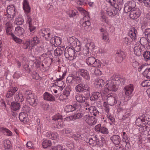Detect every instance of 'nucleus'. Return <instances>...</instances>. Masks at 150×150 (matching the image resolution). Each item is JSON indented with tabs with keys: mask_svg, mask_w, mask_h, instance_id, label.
<instances>
[{
	"mask_svg": "<svg viewBox=\"0 0 150 150\" xmlns=\"http://www.w3.org/2000/svg\"><path fill=\"white\" fill-rule=\"evenodd\" d=\"M133 90V86L132 85L126 86L124 88V92L125 93V94L127 96H128L131 94Z\"/></svg>",
	"mask_w": 150,
	"mask_h": 150,
	"instance_id": "nucleus-15",
	"label": "nucleus"
},
{
	"mask_svg": "<svg viewBox=\"0 0 150 150\" xmlns=\"http://www.w3.org/2000/svg\"><path fill=\"white\" fill-rule=\"evenodd\" d=\"M137 33L135 28L133 27L130 28L128 33V35L132 40H134L136 38Z\"/></svg>",
	"mask_w": 150,
	"mask_h": 150,
	"instance_id": "nucleus-19",
	"label": "nucleus"
},
{
	"mask_svg": "<svg viewBox=\"0 0 150 150\" xmlns=\"http://www.w3.org/2000/svg\"><path fill=\"white\" fill-rule=\"evenodd\" d=\"M41 70L43 72L46 71L49 69V66L45 63H42L40 66Z\"/></svg>",
	"mask_w": 150,
	"mask_h": 150,
	"instance_id": "nucleus-49",
	"label": "nucleus"
},
{
	"mask_svg": "<svg viewBox=\"0 0 150 150\" xmlns=\"http://www.w3.org/2000/svg\"><path fill=\"white\" fill-rule=\"evenodd\" d=\"M24 32V29L20 27H18L16 28L15 29V34L18 36H20L22 35Z\"/></svg>",
	"mask_w": 150,
	"mask_h": 150,
	"instance_id": "nucleus-29",
	"label": "nucleus"
},
{
	"mask_svg": "<svg viewBox=\"0 0 150 150\" xmlns=\"http://www.w3.org/2000/svg\"><path fill=\"white\" fill-rule=\"evenodd\" d=\"M95 47L94 44L93 42L87 43L84 46L83 50V53L84 55L86 56H88L91 55L92 50Z\"/></svg>",
	"mask_w": 150,
	"mask_h": 150,
	"instance_id": "nucleus-3",
	"label": "nucleus"
},
{
	"mask_svg": "<svg viewBox=\"0 0 150 150\" xmlns=\"http://www.w3.org/2000/svg\"><path fill=\"white\" fill-rule=\"evenodd\" d=\"M106 12L105 10H103L101 11L100 16L101 18H102L103 21L106 22V18L105 15L106 14Z\"/></svg>",
	"mask_w": 150,
	"mask_h": 150,
	"instance_id": "nucleus-53",
	"label": "nucleus"
},
{
	"mask_svg": "<svg viewBox=\"0 0 150 150\" xmlns=\"http://www.w3.org/2000/svg\"><path fill=\"white\" fill-rule=\"evenodd\" d=\"M142 126L139 128V131L140 132H145L147 131V127L146 125H144Z\"/></svg>",
	"mask_w": 150,
	"mask_h": 150,
	"instance_id": "nucleus-61",
	"label": "nucleus"
},
{
	"mask_svg": "<svg viewBox=\"0 0 150 150\" xmlns=\"http://www.w3.org/2000/svg\"><path fill=\"white\" fill-rule=\"evenodd\" d=\"M65 57L70 60H72L76 58V54L75 51L70 47H67L64 51Z\"/></svg>",
	"mask_w": 150,
	"mask_h": 150,
	"instance_id": "nucleus-2",
	"label": "nucleus"
},
{
	"mask_svg": "<svg viewBox=\"0 0 150 150\" xmlns=\"http://www.w3.org/2000/svg\"><path fill=\"white\" fill-rule=\"evenodd\" d=\"M113 76L114 78H117L118 79H118V80L120 81L119 86L122 83L123 84L125 81V78H121L120 76L116 75H113Z\"/></svg>",
	"mask_w": 150,
	"mask_h": 150,
	"instance_id": "nucleus-51",
	"label": "nucleus"
},
{
	"mask_svg": "<svg viewBox=\"0 0 150 150\" xmlns=\"http://www.w3.org/2000/svg\"><path fill=\"white\" fill-rule=\"evenodd\" d=\"M84 86V84H79L76 86V91L79 92L82 91H84L83 88Z\"/></svg>",
	"mask_w": 150,
	"mask_h": 150,
	"instance_id": "nucleus-45",
	"label": "nucleus"
},
{
	"mask_svg": "<svg viewBox=\"0 0 150 150\" xmlns=\"http://www.w3.org/2000/svg\"><path fill=\"white\" fill-rule=\"evenodd\" d=\"M26 93L28 101L30 105L33 106H36L38 101L36 96L30 91H27Z\"/></svg>",
	"mask_w": 150,
	"mask_h": 150,
	"instance_id": "nucleus-4",
	"label": "nucleus"
},
{
	"mask_svg": "<svg viewBox=\"0 0 150 150\" xmlns=\"http://www.w3.org/2000/svg\"><path fill=\"white\" fill-rule=\"evenodd\" d=\"M123 0H117V3H116L115 8L120 11L122 8H124V5L123 3Z\"/></svg>",
	"mask_w": 150,
	"mask_h": 150,
	"instance_id": "nucleus-27",
	"label": "nucleus"
},
{
	"mask_svg": "<svg viewBox=\"0 0 150 150\" xmlns=\"http://www.w3.org/2000/svg\"><path fill=\"white\" fill-rule=\"evenodd\" d=\"M101 94L99 92H96L93 93L90 99L91 100H97L101 96Z\"/></svg>",
	"mask_w": 150,
	"mask_h": 150,
	"instance_id": "nucleus-28",
	"label": "nucleus"
},
{
	"mask_svg": "<svg viewBox=\"0 0 150 150\" xmlns=\"http://www.w3.org/2000/svg\"><path fill=\"white\" fill-rule=\"evenodd\" d=\"M111 141L116 145H118L120 143V138L118 135H115L111 137Z\"/></svg>",
	"mask_w": 150,
	"mask_h": 150,
	"instance_id": "nucleus-21",
	"label": "nucleus"
},
{
	"mask_svg": "<svg viewBox=\"0 0 150 150\" xmlns=\"http://www.w3.org/2000/svg\"><path fill=\"white\" fill-rule=\"evenodd\" d=\"M23 5V8L25 11L26 13H29L30 11V8L26 0H24Z\"/></svg>",
	"mask_w": 150,
	"mask_h": 150,
	"instance_id": "nucleus-31",
	"label": "nucleus"
},
{
	"mask_svg": "<svg viewBox=\"0 0 150 150\" xmlns=\"http://www.w3.org/2000/svg\"><path fill=\"white\" fill-rule=\"evenodd\" d=\"M82 15L83 16V19L84 21L89 20V17L88 12L85 11H83L82 12Z\"/></svg>",
	"mask_w": 150,
	"mask_h": 150,
	"instance_id": "nucleus-47",
	"label": "nucleus"
},
{
	"mask_svg": "<svg viewBox=\"0 0 150 150\" xmlns=\"http://www.w3.org/2000/svg\"><path fill=\"white\" fill-rule=\"evenodd\" d=\"M143 55L146 60H148L150 59V52L146 51L145 52Z\"/></svg>",
	"mask_w": 150,
	"mask_h": 150,
	"instance_id": "nucleus-57",
	"label": "nucleus"
},
{
	"mask_svg": "<svg viewBox=\"0 0 150 150\" xmlns=\"http://www.w3.org/2000/svg\"><path fill=\"white\" fill-rule=\"evenodd\" d=\"M15 100L17 102H21L23 101L24 98H23V95L21 93H17L16 94L15 97Z\"/></svg>",
	"mask_w": 150,
	"mask_h": 150,
	"instance_id": "nucleus-32",
	"label": "nucleus"
},
{
	"mask_svg": "<svg viewBox=\"0 0 150 150\" xmlns=\"http://www.w3.org/2000/svg\"><path fill=\"white\" fill-rule=\"evenodd\" d=\"M140 13L138 9L131 8L129 14V16L131 19H136L140 16Z\"/></svg>",
	"mask_w": 150,
	"mask_h": 150,
	"instance_id": "nucleus-12",
	"label": "nucleus"
},
{
	"mask_svg": "<svg viewBox=\"0 0 150 150\" xmlns=\"http://www.w3.org/2000/svg\"><path fill=\"white\" fill-rule=\"evenodd\" d=\"M44 98L47 100L53 101L55 100V98L52 95L47 92H46L44 95Z\"/></svg>",
	"mask_w": 150,
	"mask_h": 150,
	"instance_id": "nucleus-26",
	"label": "nucleus"
},
{
	"mask_svg": "<svg viewBox=\"0 0 150 150\" xmlns=\"http://www.w3.org/2000/svg\"><path fill=\"white\" fill-rule=\"evenodd\" d=\"M142 117L144 121V123L146 124L150 121V115L148 114H145L142 115Z\"/></svg>",
	"mask_w": 150,
	"mask_h": 150,
	"instance_id": "nucleus-38",
	"label": "nucleus"
},
{
	"mask_svg": "<svg viewBox=\"0 0 150 150\" xmlns=\"http://www.w3.org/2000/svg\"><path fill=\"white\" fill-rule=\"evenodd\" d=\"M83 119L90 126L95 125L97 122L96 120L94 117L88 115L84 116Z\"/></svg>",
	"mask_w": 150,
	"mask_h": 150,
	"instance_id": "nucleus-9",
	"label": "nucleus"
},
{
	"mask_svg": "<svg viewBox=\"0 0 150 150\" xmlns=\"http://www.w3.org/2000/svg\"><path fill=\"white\" fill-rule=\"evenodd\" d=\"M48 136L50 139L55 140L57 138L58 135L56 132L50 133L48 134Z\"/></svg>",
	"mask_w": 150,
	"mask_h": 150,
	"instance_id": "nucleus-44",
	"label": "nucleus"
},
{
	"mask_svg": "<svg viewBox=\"0 0 150 150\" xmlns=\"http://www.w3.org/2000/svg\"><path fill=\"white\" fill-rule=\"evenodd\" d=\"M13 21H10L7 22L5 24V29L6 33L7 35L13 36V34L12 32L13 29Z\"/></svg>",
	"mask_w": 150,
	"mask_h": 150,
	"instance_id": "nucleus-10",
	"label": "nucleus"
},
{
	"mask_svg": "<svg viewBox=\"0 0 150 150\" xmlns=\"http://www.w3.org/2000/svg\"><path fill=\"white\" fill-rule=\"evenodd\" d=\"M82 29L85 31H88L91 28V23L89 20L85 21L82 24Z\"/></svg>",
	"mask_w": 150,
	"mask_h": 150,
	"instance_id": "nucleus-14",
	"label": "nucleus"
},
{
	"mask_svg": "<svg viewBox=\"0 0 150 150\" xmlns=\"http://www.w3.org/2000/svg\"><path fill=\"white\" fill-rule=\"evenodd\" d=\"M15 8L13 5H10L7 8V12L8 14L7 19L9 21H12L14 18L15 13Z\"/></svg>",
	"mask_w": 150,
	"mask_h": 150,
	"instance_id": "nucleus-6",
	"label": "nucleus"
},
{
	"mask_svg": "<svg viewBox=\"0 0 150 150\" xmlns=\"http://www.w3.org/2000/svg\"><path fill=\"white\" fill-rule=\"evenodd\" d=\"M66 75V72H64L62 74H61L59 76H57L56 81H57V86L60 87L61 88H63L64 87V83L63 81H61L63 79Z\"/></svg>",
	"mask_w": 150,
	"mask_h": 150,
	"instance_id": "nucleus-11",
	"label": "nucleus"
},
{
	"mask_svg": "<svg viewBox=\"0 0 150 150\" xmlns=\"http://www.w3.org/2000/svg\"><path fill=\"white\" fill-rule=\"evenodd\" d=\"M51 145V142L49 140H45L42 143V145L44 148H47Z\"/></svg>",
	"mask_w": 150,
	"mask_h": 150,
	"instance_id": "nucleus-46",
	"label": "nucleus"
},
{
	"mask_svg": "<svg viewBox=\"0 0 150 150\" xmlns=\"http://www.w3.org/2000/svg\"><path fill=\"white\" fill-rule=\"evenodd\" d=\"M76 100L81 103L84 102L86 100V98L85 96L81 95L77 96L76 97Z\"/></svg>",
	"mask_w": 150,
	"mask_h": 150,
	"instance_id": "nucleus-40",
	"label": "nucleus"
},
{
	"mask_svg": "<svg viewBox=\"0 0 150 150\" xmlns=\"http://www.w3.org/2000/svg\"><path fill=\"white\" fill-rule=\"evenodd\" d=\"M148 40L145 38H141L140 40V42L143 45H146L147 43Z\"/></svg>",
	"mask_w": 150,
	"mask_h": 150,
	"instance_id": "nucleus-62",
	"label": "nucleus"
},
{
	"mask_svg": "<svg viewBox=\"0 0 150 150\" xmlns=\"http://www.w3.org/2000/svg\"><path fill=\"white\" fill-rule=\"evenodd\" d=\"M142 49L139 45L136 44L134 47V52L135 54L138 56L141 55Z\"/></svg>",
	"mask_w": 150,
	"mask_h": 150,
	"instance_id": "nucleus-20",
	"label": "nucleus"
},
{
	"mask_svg": "<svg viewBox=\"0 0 150 150\" xmlns=\"http://www.w3.org/2000/svg\"><path fill=\"white\" fill-rule=\"evenodd\" d=\"M0 129L1 132L7 136H10L12 135L11 132L7 129L2 127Z\"/></svg>",
	"mask_w": 150,
	"mask_h": 150,
	"instance_id": "nucleus-30",
	"label": "nucleus"
},
{
	"mask_svg": "<svg viewBox=\"0 0 150 150\" xmlns=\"http://www.w3.org/2000/svg\"><path fill=\"white\" fill-rule=\"evenodd\" d=\"M62 117L59 115H56L51 118V122L53 124H55L58 128H60L62 127Z\"/></svg>",
	"mask_w": 150,
	"mask_h": 150,
	"instance_id": "nucleus-5",
	"label": "nucleus"
},
{
	"mask_svg": "<svg viewBox=\"0 0 150 150\" xmlns=\"http://www.w3.org/2000/svg\"><path fill=\"white\" fill-rule=\"evenodd\" d=\"M115 56L118 62L120 63L122 61L125 55L123 52L119 50L117 51Z\"/></svg>",
	"mask_w": 150,
	"mask_h": 150,
	"instance_id": "nucleus-16",
	"label": "nucleus"
},
{
	"mask_svg": "<svg viewBox=\"0 0 150 150\" xmlns=\"http://www.w3.org/2000/svg\"><path fill=\"white\" fill-rule=\"evenodd\" d=\"M100 132L103 134H107L108 132L107 128L105 127H100Z\"/></svg>",
	"mask_w": 150,
	"mask_h": 150,
	"instance_id": "nucleus-58",
	"label": "nucleus"
},
{
	"mask_svg": "<svg viewBox=\"0 0 150 150\" xmlns=\"http://www.w3.org/2000/svg\"><path fill=\"white\" fill-rule=\"evenodd\" d=\"M102 33V38L105 42H109V35L107 31L104 29L101 28L100 30Z\"/></svg>",
	"mask_w": 150,
	"mask_h": 150,
	"instance_id": "nucleus-18",
	"label": "nucleus"
},
{
	"mask_svg": "<svg viewBox=\"0 0 150 150\" xmlns=\"http://www.w3.org/2000/svg\"><path fill=\"white\" fill-rule=\"evenodd\" d=\"M101 65L100 61L98 60L95 59V61L94 62L92 66L95 67H98Z\"/></svg>",
	"mask_w": 150,
	"mask_h": 150,
	"instance_id": "nucleus-64",
	"label": "nucleus"
},
{
	"mask_svg": "<svg viewBox=\"0 0 150 150\" xmlns=\"http://www.w3.org/2000/svg\"><path fill=\"white\" fill-rule=\"evenodd\" d=\"M40 41L39 38L37 36L34 37L30 41L31 45L32 47H34L37 44L40 43Z\"/></svg>",
	"mask_w": 150,
	"mask_h": 150,
	"instance_id": "nucleus-35",
	"label": "nucleus"
},
{
	"mask_svg": "<svg viewBox=\"0 0 150 150\" xmlns=\"http://www.w3.org/2000/svg\"><path fill=\"white\" fill-rule=\"evenodd\" d=\"M123 8L124 11L125 13H127L128 12H129L130 13L131 10V8L129 6L127 3L125 4Z\"/></svg>",
	"mask_w": 150,
	"mask_h": 150,
	"instance_id": "nucleus-63",
	"label": "nucleus"
},
{
	"mask_svg": "<svg viewBox=\"0 0 150 150\" xmlns=\"http://www.w3.org/2000/svg\"><path fill=\"white\" fill-rule=\"evenodd\" d=\"M79 42L78 40L74 37H71L69 38L68 39L67 43L68 45L73 47H79V43L77 42Z\"/></svg>",
	"mask_w": 150,
	"mask_h": 150,
	"instance_id": "nucleus-8",
	"label": "nucleus"
},
{
	"mask_svg": "<svg viewBox=\"0 0 150 150\" xmlns=\"http://www.w3.org/2000/svg\"><path fill=\"white\" fill-rule=\"evenodd\" d=\"M74 77L72 76H68L66 79L67 83L69 84H71L74 81Z\"/></svg>",
	"mask_w": 150,
	"mask_h": 150,
	"instance_id": "nucleus-55",
	"label": "nucleus"
},
{
	"mask_svg": "<svg viewBox=\"0 0 150 150\" xmlns=\"http://www.w3.org/2000/svg\"><path fill=\"white\" fill-rule=\"evenodd\" d=\"M63 88L58 87L56 85L52 87L51 88V91L52 93H56L57 92L60 93L62 90Z\"/></svg>",
	"mask_w": 150,
	"mask_h": 150,
	"instance_id": "nucleus-33",
	"label": "nucleus"
},
{
	"mask_svg": "<svg viewBox=\"0 0 150 150\" xmlns=\"http://www.w3.org/2000/svg\"><path fill=\"white\" fill-rule=\"evenodd\" d=\"M20 107L19 103L16 102H12L11 103V108L14 111H16L19 109Z\"/></svg>",
	"mask_w": 150,
	"mask_h": 150,
	"instance_id": "nucleus-36",
	"label": "nucleus"
},
{
	"mask_svg": "<svg viewBox=\"0 0 150 150\" xmlns=\"http://www.w3.org/2000/svg\"><path fill=\"white\" fill-rule=\"evenodd\" d=\"M144 121L142 117H140L138 118L136 120V124L137 125L139 126H143L145 125V123H144Z\"/></svg>",
	"mask_w": 150,
	"mask_h": 150,
	"instance_id": "nucleus-41",
	"label": "nucleus"
},
{
	"mask_svg": "<svg viewBox=\"0 0 150 150\" xmlns=\"http://www.w3.org/2000/svg\"><path fill=\"white\" fill-rule=\"evenodd\" d=\"M143 74L147 78L150 79V68H148L145 69L143 72Z\"/></svg>",
	"mask_w": 150,
	"mask_h": 150,
	"instance_id": "nucleus-42",
	"label": "nucleus"
},
{
	"mask_svg": "<svg viewBox=\"0 0 150 150\" xmlns=\"http://www.w3.org/2000/svg\"><path fill=\"white\" fill-rule=\"evenodd\" d=\"M143 87H146L150 86V80H147L143 81L141 83Z\"/></svg>",
	"mask_w": 150,
	"mask_h": 150,
	"instance_id": "nucleus-56",
	"label": "nucleus"
},
{
	"mask_svg": "<svg viewBox=\"0 0 150 150\" xmlns=\"http://www.w3.org/2000/svg\"><path fill=\"white\" fill-rule=\"evenodd\" d=\"M117 79L114 78L113 76L110 78L105 86L104 90L106 93L109 91L115 92L117 91L120 83Z\"/></svg>",
	"mask_w": 150,
	"mask_h": 150,
	"instance_id": "nucleus-1",
	"label": "nucleus"
},
{
	"mask_svg": "<svg viewBox=\"0 0 150 150\" xmlns=\"http://www.w3.org/2000/svg\"><path fill=\"white\" fill-rule=\"evenodd\" d=\"M24 20L21 16H18L16 20L15 23L17 25H21L24 22Z\"/></svg>",
	"mask_w": 150,
	"mask_h": 150,
	"instance_id": "nucleus-43",
	"label": "nucleus"
},
{
	"mask_svg": "<svg viewBox=\"0 0 150 150\" xmlns=\"http://www.w3.org/2000/svg\"><path fill=\"white\" fill-rule=\"evenodd\" d=\"M19 118L20 120L23 122H26L28 120L27 114L24 112H21L19 114Z\"/></svg>",
	"mask_w": 150,
	"mask_h": 150,
	"instance_id": "nucleus-23",
	"label": "nucleus"
},
{
	"mask_svg": "<svg viewBox=\"0 0 150 150\" xmlns=\"http://www.w3.org/2000/svg\"><path fill=\"white\" fill-rule=\"evenodd\" d=\"M108 14L110 16L115 15L117 13V10L115 9V10L112 7H109L107 8V10H106Z\"/></svg>",
	"mask_w": 150,
	"mask_h": 150,
	"instance_id": "nucleus-24",
	"label": "nucleus"
},
{
	"mask_svg": "<svg viewBox=\"0 0 150 150\" xmlns=\"http://www.w3.org/2000/svg\"><path fill=\"white\" fill-rule=\"evenodd\" d=\"M50 42L52 45L50 46V48L49 49L48 51H51L53 50L52 49L53 48V45H54V43H55V37H54L51 38L50 39Z\"/></svg>",
	"mask_w": 150,
	"mask_h": 150,
	"instance_id": "nucleus-60",
	"label": "nucleus"
},
{
	"mask_svg": "<svg viewBox=\"0 0 150 150\" xmlns=\"http://www.w3.org/2000/svg\"><path fill=\"white\" fill-rule=\"evenodd\" d=\"M131 41L130 37H125L123 40V43L125 45H130Z\"/></svg>",
	"mask_w": 150,
	"mask_h": 150,
	"instance_id": "nucleus-52",
	"label": "nucleus"
},
{
	"mask_svg": "<svg viewBox=\"0 0 150 150\" xmlns=\"http://www.w3.org/2000/svg\"><path fill=\"white\" fill-rule=\"evenodd\" d=\"M127 4L131 8H135L134 7L135 6L136 4L134 1H129L128 3Z\"/></svg>",
	"mask_w": 150,
	"mask_h": 150,
	"instance_id": "nucleus-59",
	"label": "nucleus"
},
{
	"mask_svg": "<svg viewBox=\"0 0 150 150\" xmlns=\"http://www.w3.org/2000/svg\"><path fill=\"white\" fill-rule=\"evenodd\" d=\"M69 94V92L68 91H65L63 94L61 95L59 97V99L60 100H63L67 98Z\"/></svg>",
	"mask_w": 150,
	"mask_h": 150,
	"instance_id": "nucleus-37",
	"label": "nucleus"
},
{
	"mask_svg": "<svg viewBox=\"0 0 150 150\" xmlns=\"http://www.w3.org/2000/svg\"><path fill=\"white\" fill-rule=\"evenodd\" d=\"M4 145L6 149H10L11 146V142L9 140H6L4 142Z\"/></svg>",
	"mask_w": 150,
	"mask_h": 150,
	"instance_id": "nucleus-50",
	"label": "nucleus"
},
{
	"mask_svg": "<svg viewBox=\"0 0 150 150\" xmlns=\"http://www.w3.org/2000/svg\"><path fill=\"white\" fill-rule=\"evenodd\" d=\"M88 109L91 114L95 116H96L98 113V111L94 106H91L89 107H88Z\"/></svg>",
	"mask_w": 150,
	"mask_h": 150,
	"instance_id": "nucleus-22",
	"label": "nucleus"
},
{
	"mask_svg": "<svg viewBox=\"0 0 150 150\" xmlns=\"http://www.w3.org/2000/svg\"><path fill=\"white\" fill-rule=\"evenodd\" d=\"M88 143L90 145L92 146H95L98 144L97 140L94 139L93 138L90 139L88 141Z\"/></svg>",
	"mask_w": 150,
	"mask_h": 150,
	"instance_id": "nucleus-48",
	"label": "nucleus"
},
{
	"mask_svg": "<svg viewBox=\"0 0 150 150\" xmlns=\"http://www.w3.org/2000/svg\"><path fill=\"white\" fill-rule=\"evenodd\" d=\"M95 58L93 57H88L86 59V63L92 66L94 62L95 61Z\"/></svg>",
	"mask_w": 150,
	"mask_h": 150,
	"instance_id": "nucleus-39",
	"label": "nucleus"
},
{
	"mask_svg": "<svg viewBox=\"0 0 150 150\" xmlns=\"http://www.w3.org/2000/svg\"><path fill=\"white\" fill-rule=\"evenodd\" d=\"M79 73L86 79L89 80L90 76L88 71L84 69H79L78 71Z\"/></svg>",
	"mask_w": 150,
	"mask_h": 150,
	"instance_id": "nucleus-13",
	"label": "nucleus"
},
{
	"mask_svg": "<svg viewBox=\"0 0 150 150\" xmlns=\"http://www.w3.org/2000/svg\"><path fill=\"white\" fill-rule=\"evenodd\" d=\"M75 105H68L66 106L65 108V111L67 112H70L73 111L76 109Z\"/></svg>",
	"mask_w": 150,
	"mask_h": 150,
	"instance_id": "nucleus-34",
	"label": "nucleus"
},
{
	"mask_svg": "<svg viewBox=\"0 0 150 150\" xmlns=\"http://www.w3.org/2000/svg\"><path fill=\"white\" fill-rule=\"evenodd\" d=\"M61 43L60 38L58 37H55L54 47H57Z\"/></svg>",
	"mask_w": 150,
	"mask_h": 150,
	"instance_id": "nucleus-54",
	"label": "nucleus"
},
{
	"mask_svg": "<svg viewBox=\"0 0 150 150\" xmlns=\"http://www.w3.org/2000/svg\"><path fill=\"white\" fill-rule=\"evenodd\" d=\"M104 81L101 79H96L95 80L94 83L97 88L102 87L104 85Z\"/></svg>",
	"mask_w": 150,
	"mask_h": 150,
	"instance_id": "nucleus-25",
	"label": "nucleus"
},
{
	"mask_svg": "<svg viewBox=\"0 0 150 150\" xmlns=\"http://www.w3.org/2000/svg\"><path fill=\"white\" fill-rule=\"evenodd\" d=\"M117 97L115 95L108 94L107 96V101L108 104L111 106L114 105L117 102L120 105L121 102L119 101H117Z\"/></svg>",
	"mask_w": 150,
	"mask_h": 150,
	"instance_id": "nucleus-7",
	"label": "nucleus"
},
{
	"mask_svg": "<svg viewBox=\"0 0 150 150\" xmlns=\"http://www.w3.org/2000/svg\"><path fill=\"white\" fill-rule=\"evenodd\" d=\"M65 47L62 46H60L57 47L54 51V55L56 56H59L63 54L64 52Z\"/></svg>",
	"mask_w": 150,
	"mask_h": 150,
	"instance_id": "nucleus-17",
	"label": "nucleus"
}]
</instances>
